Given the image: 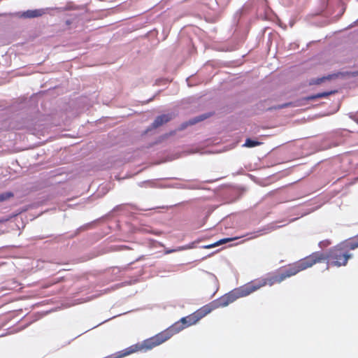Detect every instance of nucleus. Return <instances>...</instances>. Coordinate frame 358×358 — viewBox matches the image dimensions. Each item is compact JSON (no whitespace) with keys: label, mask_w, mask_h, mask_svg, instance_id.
Instances as JSON below:
<instances>
[{"label":"nucleus","mask_w":358,"mask_h":358,"mask_svg":"<svg viewBox=\"0 0 358 358\" xmlns=\"http://www.w3.org/2000/svg\"><path fill=\"white\" fill-rule=\"evenodd\" d=\"M208 313H210V308L203 306L193 313L186 317H182L180 320L175 322L164 331H161L154 336L144 340L141 343H138L135 345H131V348L134 350V352L142 350H150L152 348L168 341L173 335L179 333L184 329L195 324L197 322H199Z\"/></svg>","instance_id":"obj_1"},{"label":"nucleus","mask_w":358,"mask_h":358,"mask_svg":"<svg viewBox=\"0 0 358 358\" xmlns=\"http://www.w3.org/2000/svg\"><path fill=\"white\" fill-rule=\"evenodd\" d=\"M358 248V234L352 238H350L343 241L329 249L327 254L322 252H315L312 254H317L318 261L317 263L324 262L325 261L333 266L341 267L348 264L349 259L352 258L351 250H354Z\"/></svg>","instance_id":"obj_2"},{"label":"nucleus","mask_w":358,"mask_h":358,"mask_svg":"<svg viewBox=\"0 0 358 358\" xmlns=\"http://www.w3.org/2000/svg\"><path fill=\"white\" fill-rule=\"evenodd\" d=\"M317 254H310V255L292 264L282 268L278 272L280 280L284 281L285 279L296 275L300 271L312 267L317 264L318 261Z\"/></svg>","instance_id":"obj_3"},{"label":"nucleus","mask_w":358,"mask_h":358,"mask_svg":"<svg viewBox=\"0 0 358 358\" xmlns=\"http://www.w3.org/2000/svg\"><path fill=\"white\" fill-rule=\"evenodd\" d=\"M250 294V292L248 291L247 285L246 284H245L242 286H240L237 288L232 289L227 294L222 296L217 300L205 305L204 306L210 308V313L212 310L216 308L227 306L230 303L235 301L236 299L242 297H245Z\"/></svg>","instance_id":"obj_4"},{"label":"nucleus","mask_w":358,"mask_h":358,"mask_svg":"<svg viewBox=\"0 0 358 358\" xmlns=\"http://www.w3.org/2000/svg\"><path fill=\"white\" fill-rule=\"evenodd\" d=\"M282 282L281 280H280L279 274L278 273H268L266 276L259 278L251 280L250 282L246 283L247 287L250 294L257 291L260 288L269 285L272 286L275 284H279Z\"/></svg>","instance_id":"obj_5"},{"label":"nucleus","mask_w":358,"mask_h":358,"mask_svg":"<svg viewBox=\"0 0 358 358\" xmlns=\"http://www.w3.org/2000/svg\"><path fill=\"white\" fill-rule=\"evenodd\" d=\"M173 118V115L171 114H163L156 117L155 121L152 122V127L157 128L164 124L169 122Z\"/></svg>","instance_id":"obj_6"},{"label":"nucleus","mask_w":358,"mask_h":358,"mask_svg":"<svg viewBox=\"0 0 358 358\" xmlns=\"http://www.w3.org/2000/svg\"><path fill=\"white\" fill-rule=\"evenodd\" d=\"M45 14L43 9L28 10L23 13L22 16L25 18H34L41 17Z\"/></svg>","instance_id":"obj_7"},{"label":"nucleus","mask_w":358,"mask_h":358,"mask_svg":"<svg viewBox=\"0 0 358 358\" xmlns=\"http://www.w3.org/2000/svg\"><path fill=\"white\" fill-rule=\"evenodd\" d=\"M208 117H210V114H203V115H199L198 117H196L189 120V122H185L183 127H185L187 125H193L197 122H201V121L206 120Z\"/></svg>","instance_id":"obj_8"},{"label":"nucleus","mask_w":358,"mask_h":358,"mask_svg":"<svg viewBox=\"0 0 358 358\" xmlns=\"http://www.w3.org/2000/svg\"><path fill=\"white\" fill-rule=\"evenodd\" d=\"M334 93V92H333V91L317 93L314 95H311V96L306 97V99L308 101H310V100H315V99H320V98H324V97H327L329 95L332 94Z\"/></svg>","instance_id":"obj_9"},{"label":"nucleus","mask_w":358,"mask_h":358,"mask_svg":"<svg viewBox=\"0 0 358 358\" xmlns=\"http://www.w3.org/2000/svg\"><path fill=\"white\" fill-rule=\"evenodd\" d=\"M238 239V237H235V238H223V239H221L219 241H217V243L213 244V245H208L206 246V248H211L214 246H217V245H220L221 244H223V243H226L227 242H229L231 241H233V240H236Z\"/></svg>","instance_id":"obj_10"},{"label":"nucleus","mask_w":358,"mask_h":358,"mask_svg":"<svg viewBox=\"0 0 358 358\" xmlns=\"http://www.w3.org/2000/svg\"><path fill=\"white\" fill-rule=\"evenodd\" d=\"M14 196V194L11 192H6L0 194V203L8 200L9 199Z\"/></svg>","instance_id":"obj_11"},{"label":"nucleus","mask_w":358,"mask_h":358,"mask_svg":"<svg viewBox=\"0 0 358 358\" xmlns=\"http://www.w3.org/2000/svg\"><path fill=\"white\" fill-rule=\"evenodd\" d=\"M260 143H261L260 142L253 141L250 138H247L245 141V143L244 144V146L248 147V148H253V147L260 145Z\"/></svg>","instance_id":"obj_12"},{"label":"nucleus","mask_w":358,"mask_h":358,"mask_svg":"<svg viewBox=\"0 0 358 358\" xmlns=\"http://www.w3.org/2000/svg\"><path fill=\"white\" fill-rule=\"evenodd\" d=\"M336 76V75H329L327 77H322L321 78H318L315 81H312L310 83V84H315V85H319L321 83H322L324 80H330L332 78Z\"/></svg>","instance_id":"obj_13"},{"label":"nucleus","mask_w":358,"mask_h":358,"mask_svg":"<svg viewBox=\"0 0 358 358\" xmlns=\"http://www.w3.org/2000/svg\"><path fill=\"white\" fill-rule=\"evenodd\" d=\"M292 105V103H285V104H282V105H279L278 106H275V107H273V108L274 109H280V108H284L290 106Z\"/></svg>","instance_id":"obj_14"},{"label":"nucleus","mask_w":358,"mask_h":358,"mask_svg":"<svg viewBox=\"0 0 358 358\" xmlns=\"http://www.w3.org/2000/svg\"><path fill=\"white\" fill-rule=\"evenodd\" d=\"M331 244V243L329 241H321L319 245L322 248V247H327L328 245H329Z\"/></svg>","instance_id":"obj_15"},{"label":"nucleus","mask_w":358,"mask_h":358,"mask_svg":"<svg viewBox=\"0 0 358 358\" xmlns=\"http://www.w3.org/2000/svg\"><path fill=\"white\" fill-rule=\"evenodd\" d=\"M254 234H255V235L253 236L254 238L257 237V236H259L258 234H257V232H254Z\"/></svg>","instance_id":"obj_16"},{"label":"nucleus","mask_w":358,"mask_h":358,"mask_svg":"<svg viewBox=\"0 0 358 358\" xmlns=\"http://www.w3.org/2000/svg\"><path fill=\"white\" fill-rule=\"evenodd\" d=\"M353 75H355V76H358V71H356V72H355V73H353Z\"/></svg>","instance_id":"obj_17"}]
</instances>
